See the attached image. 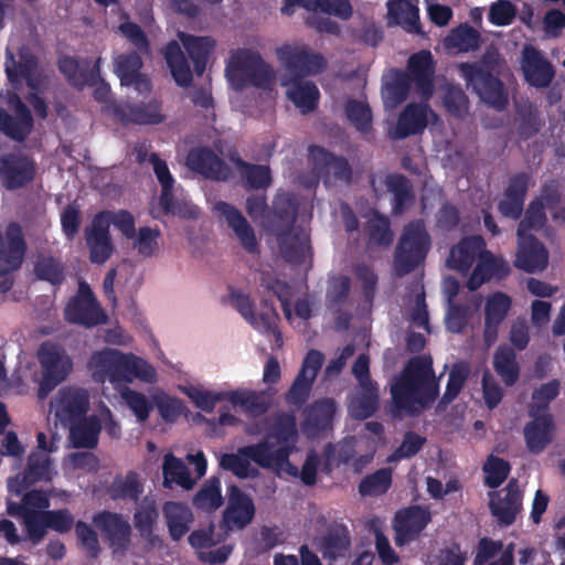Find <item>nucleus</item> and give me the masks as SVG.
I'll use <instances>...</instances> for the list:
<instances>
[{
  "instance_id": "f257e3e1",
  "label": "nucleus",
  "mask_w": 565,
  "mask_h": 565,
  "mask_svg": "<svg viewBox=\"0 0 565 565\" xmlns=\"http://www.w3.org/2000/svg\"><path fill=\"white\" fill-rule=\"evenodd\" d=\"M439 394L430 356L412 358L394 377L391 395L395 414L417 415L429 407Z\"/></svg>"
},
{
  "instance_id": "f03ea898",
  "label": "nucleus",
  "mask_w": 565,
  "mask_h": 565,
  "mask_svg": "<svg viewBox=\"0 0 565 565\" xmlns=\"http://www.w3.org/2000/svg\"><path fill=\"white\" fill-rule=\"evenodd\" d=\"M87 366L93 379L100 383L106 380L111 384L132 383L136 379L153 383L157 379V372L148 361L117 349L106 348L94 352Z\"/></svg>"
},
{
  "instance_id": "7ed1b4c3",
  "label": "nucleus",
  "mask_w": 565,
  "mask_h": 565,
  "mask_svg": "<svg viewBox=\"0 0 565 565\" xmlns=\"http://www.w3.org/2000/svg\"><path fill=\"white\" fill-rule=\"evenodd\" d=\"M501 63L498 51L487 50L479 60L458 64L467 88L498 110L504 109L508 105V93L500 79Z\"/></svg>"
},
{
  "instance_id": "20e7f679",
  "label": "nucleus",
  "mask_w": 565,
  "mask_h": 565,
  "mask_svg": "<svg viewBox=\"0 0 565 565\" xmlns=\"http://www.w3.org/2000/svg\"><path fill=\"white\" fill-rule=\"evenodd\" d=\"M431 246V238L423 221L407 223L402 232L394 253V270L398 277L414 271Z\"/></svg>"
},
{
  "instance_id": "39448f33",
  "label": "nucleus",
  "mask_w": 565,
  "mask_h": 565,
  "mask_svg": "<svg viewBox=\"0 0 565 565\" xmlns=\"http://www.w3.org/2000/svg\"><path fill=\"white\" fill-rule=\"evenodd\" d=\"M226 74L238 88L247 85L267 88L274 76L273 70L265 63L260 54L249 49H237L231 53Z\"/></svg>"
},
{
  "instance_id": "423d86ee",
  "label": "nucleus",
  "mask_w": 565,
  "mask_h": 565,
  "mask_svg": "<svg viewBox=\"0 0 565 565\" xmlns=\"http://www.w3.org/2000/svg\"><path fill=\"white\" fill-rule=\"evenodd\" d=\"M38 360L42 373L39 394L44 397L66 380L73 370V361L61 344L52 341H44L40 345Z\"/></svg>"
},
{
  "instance_id": "0eeeda50",
  "label": "nucleus",
  "mask_w": 565,
  "mask_h": 565,
  "mask_svg": "<svg viewBox=\"0 0 565 565\" xmlns=\"http://www.w3.org/2000/svg\"><path fill=\"white\" fill-rule=\"evenodd\" d=\"M297 435L296 417L282 413L276 417L264 438L257 444H265L266 455L273 458V463L281 465L288 461V457L296 449Z\"/></svg>"
},
{
  "instance_id": "6e6552de",
  "label": "nucleus",
  "mask_w": 565,
  "mask_h": 565,
  "mask_svg": "<svg viewBox=\"0 0 565 565\" xmlns=\"http://www.w3.org/2000/svg\"><path fill=\"white\" fill-rule=\"evenodd\" d=\"M26 250L22 227L18 223L7 226L4 236H0V292L12 288L9 274L19 269Z\"/></svg>"
},
{
  "instance_id": "1a4fd4ad",
  "label": "nucleus",
  "mask_w": 565,
  "mask_h": 565,
  "mask_svg": "<svg viewBox=\"0 0 565 565\" xmlns=\"http://www.w3.org/2000/svg\"><path fill=\"white\" fill-rule=\"evenodd\" d=\"M64 318L70 323L86 328L103 324L107 320L106 313L85 281L79 282L76 295L68 300Z\"/></svg>"
},
{
  "instance_id": "9d476101",
  "label": "nucleus",
  "mask_w": 565,
  "mask_h": 565,
  "mask_svg": "<svg viewBox=\"0 0 565 565\" xmlns=\"http://www.w3.org/2000/svg\"><path fill=\"white\" fill-rule=\"evenodd\" d=\"M266 450L265 444L247 445L238 448L236 454H223L220 466L239 479L256 478L259 471L250 465V461L264 469L274 465L273 458L266 455Z\"/></svg>"
},
{
  "instance_id": "9b49d317",
  "label": "nucleus",
  "mask_w": 565,
  "mask_h": 565,
  "mask_svg": "<svg viewBox=\"0 0 565 565\" xmlns=\"http://www.w3.org/2000/svg\"><path fill=\"white\" fill-rule=\"evenodd\" d=\"M277 56L292 79H301L321 73L327 65L321 54L315 53L306 45H282L277 50Z\"/></svg>"
},
{
  "instance_id": "f8f14e48",
  "label": "nucleus",
  "mask_w": 565,
  "mask_h": 565,
  "mask_svg": "<svg viewBox=\"0 0 565 565\" xmlns=\"http://www.w3.org/2000/svg\"><path fill=\"white\" fill-rule=\"evenodd\" d=\"M55 417L63 427L84 418L89 408V396L86 390L63 387L52 402Z\"/></svg>"
},
{
  "instance_id": "ddd939ff",
  "label": "nucleus",
  "mask_w": 565,
  "mask_h": 565,
  "mask_svg": "<svg viewBox=\"0 0 565 565\" xmlns=\"http://www.w3.org/2000/svg\"><path fill=\"white\" fill-rule=\"evenodd\" d=\"M93 523L114 553L124 554L127 551L131 527L122 514L104 510L93 515Z\"/></svg>"
},
{
  "instance_id": "4468645a",
  "label": "nucleus",
  "mask_w": 565,
  "mask_h": 565,
  "mask_svg": "<svg viewBox=\"0 0 565 565\" xmlns=\"http://www.w3.org/2000/svg\"><path fill=\"white\" fill-rule=\"evenodd\" d=\"M255 515L253 500L237 486L228 489V502L223 511L220 527L225 532L245 529Z\"/></svg>"
},
{
  "instance_id": "2eb2a0df",
  "label": "nucleus",
  "mask_w": 565,
  "mask_h": 565,
  "mask_svg": "<svg viewBox=\"0 0 565 565\" xmlns=\"http://www.w3.org/2000/svg\"><path fill=\"white\" fill-rule=\"evenodd\" d=\"M9 103L14 115L0 107V132L13 141L23 142L34 127L31 110L18 95H13Z\"/></svg>"
},
{
  "instance_id": "dca6fc26",
  "label": "nucleus",
  "mask_w": 565,
  "mask_h": 565,
  "mask_svg": "<svg viewBox=\"0 0 565 565\" xmlns=\"http://www.w3.org/2000/svg\"><path fill=\"white\" fill-rule=\"evenodd\" d=\"M430 521V512L420 505H409L398 510L393 519L395 544L403 546L415 540Z\"/></svg>"
},
{
  "instance_id": "f3484780",
  "label": "nucleus",
  "mask_w": 565,
  "mask_h": 565,
  "mask_svg": "<svg viewBox=\"0 0 565 565\" xmlns=\"http://www.w3.org/2000/svg\"><path fill=\"white\" fill-rule=\"evenodd\" d=\"M531 183L532 174L530 172H518L510 177L503 198L498 203V211L503 217L516 221L522 216Z\"/></svg>"
},
{
  "instance_id": "a211bd4d",
  "label": "nucleus",
  "mask_w": 565,
  "mask_h": 565,
  "mask_svg": "<svg viewBox=\"0 0 565 565\" xmlns=\"http://www.w3.org/2000/svg\"><path fill=\"white\" fill-rule=\"evenodd\" d=\"M108 216V213H97L90 226L85 231V239L89 248V259L93 264L102 265L106 263L114 252Z\"/></svg>"
},
{
  "instance_id": "6ab92c4d",
  "label": "nucleus",
  "mask_w": 565,
  "mask_h": 565,
  "mask_svg": "<svg viewBox=\"0 0 565 565\" xmlns=\"http://www.w3.org/2000/svg\"><path fill=\"white\" fill-rule=\"evenodd\" d=\"M412 78L416 93L428 100L434 94L435 61L430 51L422 50L409 56L405 71Z\"/></svg>"
},
{
  "instance_id": "aec40b11",
  "label": "nucleus",
  "mask_w": 565,
  "mask_h": 565,
  "mask_svg": "<svg viewBox=\"0 0 565 565\" xmlns=\"http://www.w3.org/2000/svg\"><path fill=\"white\" fill-rule=\"evenodd\" d=\"M186 166L191 171L212 181H226L231 174L230 167L209 147L191 149L186 156Z\"/></svg>"
},
{
  "instance_id": "412c9836",
  "label": "nucleus",
  "mask_w": 565,
  "mask_h": 565,
  "mask_svg": "<svg viewBox=\"0 0 565 565\" xmlns=\"http://www.w3.org/2000/svg\"><path fill=\"white\" fill-rule=\"evenodd\" d=\"M35 172L34 161L26 156L8 154L0 158V179L8 190H18L31 183Z\"/></svg>"
},
{
  "instance_id": "4be33fe9",
  "label": "nucleus",
  "mask_w": 565,
  "mask_h": 565,
  "mask_svg": "<svg viewBox=\"0 0 565 565\" xmlns=\"http://www.w3.org/2000/svg\"><path fill=\"white\" fill-rule=\"evenodd\" d=\"M505 495L500 497L499 492L489 493V509L501 526H510L522 508V493L518 480L511 479L504 488Z\"/></svg>"
},
{
  "instance_id": "5701e85b",
  "label": "nucleus",
  "mask_w": 565,
  "mask_h": 565,
  "mask_svg": "<svg viewBox=\"0 0 565 565\" xmlns=\"http://www.w3.org/2000/svg\"><path fill=\"white\" fill-rule=\"evenodd\" d=\"M115 73L122 86H132L139 94H148L151 90V82L140 71L143 66L141 56L132 51L119 54L114 62Z\"/></svg>"
},
{
  "instance_id": "b1692460",
  "label": "nucleus",
  "mask_w": 565,
  "mask_h": 565,
  "mask_svg": "<svg viewBox=\"0 0 565 565\" xmlns=\"http://www.w3.org/2000/svg\"><path fill=\"white\" fill-rule=\"evenodd\" d=\"M512 307L511 297L502 291L488 296L484 303L483 341L491 347L498 340L499 328L508 317Z\"/></svg>"
},
{
  "instance_id": "393cba45",
  "label": "nucleus",
  "mask_w": 565,
  "mask_h": 565,
  "mask_svg": "<svg viewBox=\"0 0 565 565\" xmlns=\"http://www.w3.org/2000/svg\"><path fill=\"white\" fill-rule=\"evenodd\" d=\"M522 71L525 81L536 88L550 86L555 76V70L552 63L541 51L533 46H525L523 49Z\"/></svg>"
},
{
  "instance_id": "a878e982",
  "label": "nucleus",
  "mask_w": 565,
  "mask_h": 565,
  "mask_svg": "<svg viewBox=\"0 0 565 565\" xmlns=\"http://www.w3.org/2000/svg\"><path fill=\"white\" fill-rule=\"evenodd\" d=\"M214 211L225 218L228 226L238 238L242 247L247 253L256 254L259 252L254 228L236 206L224 201H218L214 205Z\"/></svg>"
},
{
  "instance_id": "bb28decb",
  "label": "nucleus",
  "mask_w": 565,
  "mask_h": 565,
  "mask_svg": "<svg viewBox=\"0 0 565 565\" xmlns=\"http://www.w3.org/2000/svg\"><path fill=\"white\" fill-rule=\"evenodd\" d=\"M548 254L541 241L534 235L518 236V249L514 266L525 273L532 274L546 268Z\"/></svg>"
},
{
  "instance_id": "cd10ccee",
  "label": "nucleus",
  "mask_w": 565,
  "mask_h": 565,
  "mask_svg": "<svg viewBox=\"0 0 565 565\" xmlns=\"http://www.w3.org/2000/svg\"><path fill=\"white\" fill-rule=\"evenodd\" d=\"M281 256L287 263L300 265L310 252V236L303 228L284 230L277 227L274 232Z\"/></svg>"
},
{
  "instance_id": "c85d7f7f",
  "label": "nucleus",
  "mask_w": 565,
  "mask_h": 565,
  "mask_svg": "<svg viewBox=\"0 0 565 565\" xmlns=\"http://www.w3.org/2000/svg\"><path fill=\"white\" fill-rule=\"evenodd\" d=\"M429 113L431 109L427 103H409L399 114L391 137L399 140L422 134L427 127Z\"/></svg>"
},
{
  "instance_id": "c756f323",
  "label": "nucleus",
  "mask_w": 565,
  "mask_h": 565,
  "mask_svg": "<svg viewBox=\"0 0 565 565\" xmlns=\"http://www.w3.org/2000/svg\"><path fill=\"white\" fill-rule=\"evenodd\" d=\"M510 273L511 267L503 257H497L490 250L486 249L473 268L467 285L470 290H477L492 278L502 280L507 278Z\"/></svg>"
},
{
  "instance_id": "7c9ffc66",
  "label": "nucleus",
  "mask_w": 565,
  "mask_h": 565,
  "mask_svg": "<svg viewBox=\"0 0 565 565\" xmlns=\"http://www.w3.org/2000/svg\"><path fill=\"white\" fill-rule=\"evenodd\" d=\"M100 62L102 58L98 57L89 67L88 61L82 65L76 57L63 56L58 60V70L71 86L81 90L85 86H94L98 82Z\"/></svg>"
},
{
  "instance_id": "2f4dec72",
  "label": "nucleus",
  "mask_w": 565,
  "mask_h": 565,
  "mask_svg": "<svg viewBox=\"0 0 565 565\" xmlns=\"http://www.w3.org/2000/svg\"><path fill=\"white\" fill-rule=\"evenodd\" d=\"M486 252V241L480 235L466 236L458 244L451 247L449 254V266L462 274H467L476 259Z\"/></svg>"
},
{
  "instance_id": "473e14b6",
  "label": "nucleus",
  "mask_w": 565,
  "mask_h": 565,
  "mask_svg": "<svg viewBox=\"0 0 565 565\" xmlns=\"http://www.w3.org/2000/svg\"><path fill=\"white\" fill-rule=\"evenodd\" d=\"M50 458L45 452H31L22 475L10 479L8 488L11 492L20 495L32 484L49 478Z\"/></svg>"
},
{
  "instance_id": "72a5a7b5",
  "label": "nucleus",
  "mask_w": 565,
  "mask_h": 565,
  "mask_svg": "<svg viewBox=\"0 0 565 565\" xmlns=\"http://www.w3.org/2000/svg\"><path fill=\"white\" fill-rule=\"evenodd\" d=\"M530 417L532 420L524 427L526 447L532 454H540L553 439L554 419L550 413H535Z\"/></svg>"
},
{
  "instance_id": "f704fd0d",
  "label": "nucleus",
  "mask_w": 565,
  "mask_h": 565,
  "mask_svg": "<svg viewBox=\"0 0 565 565\" xmlns=\"http://www.w3.org/2000/svg\"><path fill=\"white\" fill-rule=\"evenodd\" d=\"M334 413L335 403L333 399L316 401L305 411L303 433L310 438L318 437L322 431L331 428Z\"/></svg>"
},
{
  "instance_id": "c9c22d12",
  "label": "nucleus",
  "mask_w": 565,
  "mask_h": 565,
  "mask_svg": "<svg viewBox=\"0 0 565 565\" xmlns=\"http://www.w3.org/2000/svg\"><path fill=\"white\" fill-rule=\"evenodd\" d=\"M392 194V214L401 216L415 204V192L411 180L402 173H391L381 181Z\"/></svg>"
},
{
  "instance_id": "e433bc0d",
  "label": "nucleus",
  "mask_w": 565,
  "mask_h": 565,
  "mask_svg": "<svg viewBox=\"0 0 565 565\" xmlns=\"http://www.w3.org/2000/svg\"><path fill=\"white\" fill-rule=\"evenodd\" d=\"M168 533L173 542L181 541L194 522L192 510L186 503L167 501L162 507Z\"/></svg>"
},
{
  "instance_id": "4c0bfd02",
  "label": "nucleus",
  "mask_w": 565,
  "mask_h": 565,
  "mask_svg": "<svg viewBox=\"0 0 565 565\" xmlns=\"http://www.w3.org/2000/svg\"><path fill=\"white\" fill-rule=\"evenodd\" d=\"M115 116L124 125H158L163 121L158 103L121 104L115 108Z\"/></svg>"
},
{
  "instance_id": "58836bf2",
  "label": "nucleus",
  "mask_w": 565,
  "mask_h": 565,
  "mask_svg": "<svg viewBox=\"0 0 565 565\" xmlns=\"http://www.w3.org/2000/svg\"><path fill=\"white\" fill-rule=\"evenodd\" d=\"M309 152L317 169L326 170L345 184L351 182L352 167L344 157H338L320 146H311Z\"/></svg>"
},
{
  "instance_id": "ea45409f",
  "label": "nucleus",
  "mask_w": 565,
  "mask_h": 565,
  "mask_svg": "<svg viewBox=\"0 0 565 565\" xmlns=\"http://www.w3.org/2000/svg\"><path fill=\"white\" fill-rule=\"evenodd\" d=\"M178 38L193 63L194 73L198 76L203 75L215 41L211 36H196L185 32H179Z\"/></svg>"
},
{
  "instance_id": "a19ab883",
  "label": "nucleus",
  "mask_w": 565,
  "mask_h": 565,
  "mask_svg": "<svg viewBox=\"0 0 565 565\" xmlns=\"http://www.w3.org/2000/svg\"><path fill=\"white\" fill-rule=\"evenodd\" d=\"M7 512L11 516L22 519L29 540L33 544H39L44 540L49 530L44 511L26 509L23 505H18V502L10 501L7 505Z\"/></svg>"
},
{
  "instance_id": "79ce46f5",
  "label": "nucleus",
  "mask_w": 565,
  "mask_h": 565,
  "mask_svg": "<svg viewBox=\"0 0 565 565\" xmlns=\"http://www.w3.org/2000/svg\"><path fill=\"white\" fill-rule=\"evenodd\" d=\"M163 56L170 73L180 87H188L193 81L192 71L178 41L172 40L163 49Z\"/></svg>"
},
{
  "instance_id": "37998d69",
  "label": "nucleus",
  "mask_w": 565,
  "mask_h": 565,
  "mask_svg": "<svg viewBox=\"0 0 565 565\" xmlns=\"http://www.w3.org/2000/svg\"><path fill=\"white\" fill-rule=\"evenodd\" d=\"M388 17L407 33L423 34L419 22V9L411 0H388Z\"/></svg>"
},
{
  "instance_id": "c03bdc74",
  "label": "nucleus",
  "mask_w": 565,
  "mask_h": 565,
  "mask_svg": "<svg viewBox=\"0 0 565 565\" xmlns=\"http://www.w3.org/2000/svg\"><path fill=\"white\" fill-rule=\"evenodd\" d=\"M493 369L505 386H513L520 379V364L514 349L500 344L493 354Z\"/></svg>"
},
{
  "instance_id": "a18cd8bd",
  "label": "nucleus",
  "mask_w": 565,
  "mask_h": 565,
  "mask_svg": "<svg viewBox=\"0 0 565 565\" xmlns=\"http://www.w3.org/2000/svg\"><path fill=\"white\" fill-rule=\"evenodd\" d=\"M65 428H68L70 439L75 448L93 449L97 446L102 425L98 417L93 415L70 424Z\"/></svg>"
},
{
  "instance_id": "49530a36",
  "label": "nucleus",
  "mask_w": 565,
  "mask_h": 565,
  "mask_svg": "<svg viewBox=\"0 0 565 565\" xmlns=\"http://www.w3.org/2000/svg\"><path fill=\"white\" fill-rule=\"evenodd\" d=\"M299 210V202L292 193H278L273 203V232L279 228L294 227Z\"/></svg>"
},
{
  "instance_id": "de8ad7c7",
  "label": "nucleus",
  "mask_w": 565,
  "mask_h": 565,
  "mask_svg": "<svg viewBox=\"0 0 565 565\" xmlns=\"http://www.w3.org/2000/svg\"><path fill=\"white\" fill-rule=\"evenodd\" d=\"M359 386V392L349 403V413L352 418L363 420L373 416L379 408V388L376 383Z\"/></svg>"
},
{
  "instance_id": "09e8293b",
  "label": "nucleus",
  "mask_w": 565,
  "mask_h": 565,
  "mask_svg": "<svg viewBox=\"0 0 565 565\" xmlns=\"http://www.w3.org/2000/svg\"><path fill=\"white\" fill-rule=\"evenodd\" d=\"M287 96L301 114H309L317 109L320 92L317 85L312 82L292 79V84L287 92Z\"/></svg>"
},
{
  "instance_id": "8fccbe9b",
  "label": "nucleus",
  "mask_w": 565,
  "mask_h": 565,
  "mask_svg": "<svg viewBox=\"0 0 565 565\" xmlns=\"http://www.w3.org/2000/svg\"><path fill=\"white\" fill-rule=\"evenodd\" d=\"M412 78L409 74L402 70H393L388 81L383 87V99L387 107L395 108L404 103L412 87Z\"/></svg>"
},
{
  "instance_id": "3c124183",
  "label": "nucleus",
  "mask_w": 565,
  "mask_h": 565,
  "mask_svg": "<svg viewBox=\"0 0 565 565\" xmlns=\"http://www.w3.org/2000/svg\"><path fill=\"white\" fill-rule=\"evenodd\" d=\"M239 171L246 190H263L271 184L270 169L267 166L246 162L242 158H232Z\"/></svg>"
},
{
  "instance_id": "603ef678",
  "label": "nucleus",
  "mask_w": 565,
  "mask_h": 565,
  "mask_svg": "<svg viewBox=\"0 0 565 565\" xmlns=\"http://www.w3.org/2000/svg\"><path fill=\"white\" fill-rule=\"evenodd\" d=\"M143 493V483L136 471H128L125 477H116L109 487L113 500L137 503Z\"/></svg>"
},
{
  "instance_id": "864d4df0",
  "label": "nucleus",
  "mask_w": 565,
  "mask_h": 565,
  "mask_svg": "<svg viewBox=\"0 0 565 565\" xmlns=\"http://www.w3.org/2000/svg\"><path fill=\"white\" fill-rule=\"evenodd\" d=\"M351 544L350 534L345 525L331 526L321 539V550L324 557L337 559L344 556Z\"/></svg>"
},
{
  "instance_id": "5fc2aeb1",
  "label": "nucleus",
  "mask_w": 565,
  "mask_h": 565,
  "mask_svg": "<svg viewBox=\"0 0 565 565\" xmlns=\"http://www.w3.org/2000/svg\"><path fill=\"white\" fill-rule=\"evenodd\" d=\"M135 504L134 525L140 535H150L159 519L157 500L148 494Z\"/></svg>"
},
{
  "instance_id": "6e6d98bb",
  "label": "nucleus",
  "mask_w": 565,
  "mask_h": 565,
  "mask_svg": "<svg viewBox=\"0 0 565 565\" xmlns=\"http://www.w3.org/2000/svg\"><path fill=\"white\" fill-rule=\"evenodd\" d=\"M365 232L371 245L387 247L393 243L394 234L391 221L381 212L374 210L365 224Z\"/></svg>"
},
{
  "instance_id": "4d7b16f0",
  "label": "nucleus",
  "mask_w": 565,
  "mask_h": 565,
  "mask_svg": "<svg viewBox=\"0 0 565 565\" xmlns=\"http://www.w3.org/2000/svg\"><path fill=\"white\" fill-rule=\"evenodd\" d=\"M259 286L275 296L281 303L287 317H290L291 287L285 280L279 279L274 273L260 270L258 273Z\"/></svg>"
},
{
  "instance_id": "13d9d810",
  "label": "nucleus",
  "mask_w": 565,
  "mask_h": 565,
  "mask_svg": "<svg viewBox=\"0 0 565 565\" xmlns=\"http://www.w3.org/2000/svg\"><path fill=\"white\" fill-rule=\"evenodd\" d=\"M228 402L241 406L246 414L252 416H260L269 408V403L263 395L249 391H228Z\"/></svg>"
},
{
  "instance_id": "bf43d9fd",
  "label": "nucleus",
  "mask_w": 565,
  "mask_h": 565,
  "mask_svg": "<svg viewBox=\"0 0 565 565\" xmlns=\"http://www.w3.org/2000/svg\"><path fill=\"white\" fill-rule=\"evenodd\" d=\"M36 67V62L33 57L25 58L23 62H17L12 53H8L6 60V73L11 84H20L23 81L28 86L35 88L36 85L32 78V74Z\"/></svg>"
},
{
  "instance_id": "052dcab7",
  "label": "nucleus",
  "mask_w": 565,
  "mask_h": 565,
  "mask_svg": "<svg viewBox=\"0 0 565 565\" xmlns=\"http://www.w3.org/2000/svg\"><path fill=\"white\" fill-rule=\"evenodd\" d=\"M162 472L164 484L177 483L184 489H191L193 480L190 477L188 467L183 461L172 454H167L163 458Z\"/></svg>"
},
{
  "instance_id": "680f3d73",
  "label": "nucleus",
  "mask_w": 565,
  "mask_h": 565,
  "mask_svg": "<svg viewBox=\"0 0 565 565\" xmlns=\"http://www.w3.org/2000/svg\"><path fill=\"white\" fill-rule=\"evenodd\" d=\"M344 114L358 131L364 134L372 129V110L365 102L348 99L344 104Z\"/></svg>"
},
{
  "instance_id": "e2e57ef3",
  "label": "nucleus",
  "mask_w": 565,
  "mask_h": 565,
  "mask_svg": "<svg viewBox=\"0 0 565 565\" xmlns=\"http://www.w3.org/2000/svg\"><path fill=\"white\" fill-rule=\"evenodd\" d=\"M260 305L262 309L257 317V324L252 326L264 333L273 334L277 347H281L282 334L278 329L279 315L275 303L271 300L263 299Z\"/></svg>"
},
{
  "instance_id": "0e129e2a",
  "label": "nucleus",
  "mask_w": 565,
  "mask_h": 565,
  "mask_svg": "<svg viewBox=\"0 0 565 565\" xmlns=\"http://www.w3.org/2000/svg\"><path fill=\"white\" fill-rule=\"evenodd\" d=\"M193 504L203 510H216L223 504L221 481L213 476L201 487L193 498Z\"/></svg>"
},
{
  "instance_id": "69168bd1",
  "label": "nucleus",
  "mask_w": 565,
  "mask_h": 565,
  "mask_svg": "<svg viewBox=\"0 0 565 565\" xmlns=\"http://www.w3.org/2000/svg\"><path fill=\"white\" fill-rule=\"evenodd\" d=\"M34 274L38 279L52 286H61L65 279L63 264L53 256H39L34 263Z\"/></svg>"
},
{
  "instance_id": "338daca9",
  "label": "nucleus",
  "mask_w": 565,
  "mask_h": 565,
  "mask_svg": "<svg viewBox=\"0 0 565 565\" xmlns=\"http://www.w3.org/2000/svg\"><path fill=\"white\" fill-rule=\"evenodd\" d=\"M427 438L414 430H407L403 435L401 445L390 455L388 462H397L415 457L426 445Z\"/></svg>"
},
{
  "instance_id": "774afa93",
  "label": "nucleus",
  "mask_w": 565,
  "mask_h": 565,
  "mask_svg": "<svg viewBox=\"0 0 565 565\" xmlns=\"http://www.w3.org/2000/svg\"><path fill=\"white\" fill-rule=\"evenodd\" d=\"M484 484L491 489L499 488L509 477L511 466L503 458L490 455L483 463Z\"/></svg>"
}]
</instances>
